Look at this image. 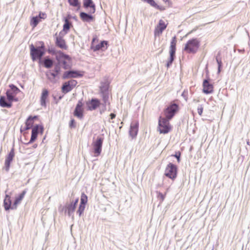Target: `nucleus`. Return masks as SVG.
<instances>
[{"label": "nucleus", "mask_w": 250, "mask_h": 250, "mask_svg": "<svg viewBox=\"0 0 250 250\" xmlns=\"http://www.w3.org/2000/svg\"><path fill=\"white\" fill-rule=\"evenodd\" d=\"M104 139L101 137H98L95 141L92 143L95 156H98L101 154Z\"/></svg>", "instance_id": "nucleus-7"}, {"label": "nucleus", "mask_w": 250, "mask_h": 250, "mask_svg": "<svg viewBox=\"0 0 250 250\" xmlns=\"http://www.w3.org/2000/svg\"><path fill=\"white\" fill-rule=\"evenodd\" d=\"M82 76L77 71L70 70L64 72L62 75V79H66L70 78H77Z\"/></svg>", "instance_id": "nucleus-16"}, {"label": "nucleus", "mask_w": 250, "mask_h": 250, "mask_svg": "<svg viewBox=\"0 0 250 250\" xmlns=\"http://www.w3.org/2000/svg\"><path fill=\"white\" fill-rule=\"evenodd\" d=\"M198 113L199 115L201 116L203 111V106L202 105H200L197 108Z\"/></svg>", "instance_id": "nucleus-40"}, {"label": "nucleus", "mask_w": 250, "mask_h": 250, "mask_svg": "<svg viewBox=\"0 0 250 250\" xmlns=\"http://www.w3.org/2000/svg\"><path fill=\"white\" fill-rule=\"evenodd\" d=\"M43 64L45 67L50 68L53 64V61L49 58H45L43 61Z\"/></svg>", "instance_id": "nucleus-31"}, {"label": "nucleus", "mask_w": 250, "mask_h": 250, "mask_svg": "<svg viewBox=\"0 0 250 250\" xmlns=\"http://www.w3.org/2000/svg\"><path fill=\"white\" fill-rule=\"evenodd\" d=\"M30 55L33 61L41 59L44 54V43L42 42L41 47L36 48L33 44L30 45Z\"/></svg>", "instance_id": "nucleus-1"}, {"label": "nucleus", "mask_w": 250, "mask_h": 250, "mask_svg": "<svg viewBox=\"0 0 250 250\" xmlns=\"http://www.w3.org/2000/svg\"><path fill=\"white\" fill-rule=\"evenodd\" d=\"M178 110V105L175 103L171 104L164 110L165 118L167 120H171Z\"/></svg>", "instance_id": "nucleus-5"}, {"label": "nucleus", "mask_w": 250, "mask_h": 250, "mask_svg": "<svg viewBox=\"0 0 250 250\" xmlns=\"http://www.w3.org/2000/svg\"><path fill=\"white\" fill-rule=\"evenodd\" d=\"M139 128L138 122H132L130 126V130L129 131V135L132 138H134L137 135Z\"/></svg>", "instance_id": "nucleus-12"}, {"label": "nucleus", "mask_w": 250, "mask_h": 250, "mask_svg": "<svg viewBox=\"0 0 250 250\" xmlns=\"http://www.w3.org/2000/svg\"><path fill=\"white\" fill-rule=\"evenodd\" d=\"M80 17L81 19L85 22H89L93 19V17L91 15L83 12L80 13Z\"/></svg>", "instance_id": "nucleus-24"}, {"label": "nucleus", "mask_w": 250, "mask_h": 250, "mask_svg": "<svg viewBox=\"0 0 250 250\" xmlns=\"http://www.w3.org/2000/svg\"><path fill=\"white\" fill-rule=\"evenodd\" d=\"M36 118L37 116H34V117H32L31 116H30L27 119L25 122V130H28L32 127L34 123L33 120L34 119H36Z\"/></svg>", "instance_id": "nucleus-27"}, {"label": "nucleus", "mask_w": 250, "mask_h": 250, "mask_svg": "<svg viewBox=\"0 0 250 250\" xmlns=\"http://www.w3.org/2000/svg\"><path fill=\"white\" fill-rule=\"evenodd\" d=\"M203 91L204 93L208 94L211 93L213 92V85L209 83L208 80H205L203 83Z\"/></svg>", "instance_id": "nucleus-18"}, {"label": "nucleus", "mask_w": 250, "mask_h": 250, "mask_svg": "<svg viewBox=\"0 0 250 250\" xmlns=\"http://www.w3.org/2000/svg\"><path fill=\"white\" fill-rule=\"evenodd\" d=\"M40 21V20L38 16L33 17L31 20L30 25L33 27H35L38 25Z\"/></svg>", "instance_id": "nucleus-32"}, {"label": "nucleus", "mask_w": 250, "mask_h": 250, "mask_svg": "<svg viewBox=\"0 0 250 250\" xmlns=\"http://www.w3.org/2000/svg\"><path fill=\"white\" fill-rule=\"evenodd\" d=\"M54 72L58 75L61 71V67L59 65H56L54 69Z\"/></svg>", "instance_id": "nucleus-39"}, {"label": "nucleus", "mask_w": 250, "mask_h": 250, "mask_svg": "<svg viewBox=\"0 0 250 250\" xmlns=\"http://www.w3.org/2000/svg\"><path fill=\"white\" fill-rule=\"evenodd\" d=\"M108 86L109 84L107 82H102L101 83V85L100 86V91L102 94V96L103 98V100L106 104L108 102V98H109V94H108Z\"/></svg>", "instance_id": "nucleus-8"}, {"label": "nucleus", "mask_w": 250, "mask_h": 250, "mask_svg": "<svg viewBox=\"0 0 250 250\" xmlns=\"http://www.w3.org/2000/svg\"><path fill=\"white\" fill-rule=\"evenodd\" d=\"M78 201H79V199L77 198L75 199V200L74 202H72V203H71V204L72 205H74V206L76 207V205L78 202Z\"/></svg>", "instance_id": "nucleus-46"}, {"label": "nucleus", "mask_w": 250, "mask_h": 250, "mask_svg": "<svg viewBox=\"0 0 250 250\" xmlns=\"http://www.w3.org/2000/svg\"><path fill=\"white\" fill-rule=\"evenodd\" d=\"M66 210L65 211L67 212V214L69 216H73V212H74L76 206L74 205H72L71 203L65 206Z\"/></svg>", "instance_id": "nucleus-28"}, {"label": "nucleus", "mask_w": 250, "mask_h": 250, "mask_svg": "<svg viewBox=\"0 0 250 250\" xmlns=\"http://www.w3.org/2000/svg\"><path fill=\"white\" fill-rule=\"evenodd\" d=\"M71 23L69 21V20L67 18H65L64 20V24L63 26V30L64 31L67 32L70 29V25Z\"/></svg>", "instance_id": "nucleus-33"}, {"label": "nucleus", "mask_w": 250, "mask_h": 250, "mask_svg": "<svg viewBox=\"0 0 250 250\" xmlns=\"http://www.w3.org/2000/svg\"><path fill=\"white\" fill-rule=\"evenodd\" d=\"M110 117L111 119H113L115 118L116 115L114 113H111L110 114Z\"/></svg>", "instance_id": "nucleus-48"}, {"label": "nucleus", "mask_w": 250, "mask_h": 250, "mask_svg": "<svg viewBox=\"0 0 250 250\" xmlns=\"http://www.w3.org/2000/svg\"><path fill=\"white\" fill-rule=\"evenodd\" d=\"M56 45L62 49H66L67 47L65 44V41L61 37H57L56 38Z\"/></svg>", "instance_id": "nucleus-26"}, {"label": "nucleus", "mask_w": 250, "mask_h": 250, "mask_svg": "<svg viewBox=\"0 0 250 250\" xmlns=\"http://www.w3.org/2000/svg\"><path fill=\"white\" fill-rule=\"evenodd\" d=\"M45 14H43V13H42L41 14V13H40L39 16H38L39 18V19L40 20V19H44V16Z\"/></svg>", "instance_id": "nucleus-47"}, {"label": "nucleus", "mask_w": 250, "mask_h": 250, "mask_svg": "<svg viewBox=\"0 0 250 250\" xmlns=\"http://www.w3.org/2000/svg\"><path fill=\"white\" fill-rule=\"evenodd\" d=\"M87 202V197L84 193H82L81 198L80 205L85 206V204Z\"/></svg>", "instance_id": "nucleus-35"}, {"label": "nucleus", "mask_w": 250, "mask_h": 250, "mask_svg": "<svg viewBox=\"0 0 250 250\" xmlns=\"http://www.w3.org/2000/svg\"><path fill=\"white\" fill-rule=\"evenodd\" d=\"M12 104L11 102L5 98L4 96L0 97V106L2 107L10 108L12 106Z\"/></svg>", "instance_id": "nucleus-23"}, {"label": "nucleus", "mask_w": 250, "mask_h": 250, "mask_svg": "<svg viewBox=\"0 0 250 250\" xmlns=\"http://www.w3.org/2000/svg\"><path fill=\"white\" fill-rule=\"evenodd\" d=\"M56 58L57 60L59 61H61V59H64V60H70V57L69 55L64 54L61 51H59L58 52V54L56 56Z\"/></svg>", "instance_id": "nucleus-30"}, {"label": "nucleus", "mask_w": 250, "mask_h": 250, "mask_svg": "<svg viewBox=\"0 0 250 250\" xmlns=\"http://www.w3.org/2000/svg\"><path fill=\"white\" fill-rule=\"evenodd\" d=\"M221 67L218 66V73H219L221 72Z\"/></svg>", "instance_id": "nucleus-50"}, {"label": "nucleus", "mask_w": 250, "mask_h": 250, "mask_svg": "<svg viewBox=\"0 0 250 250\" xmlns=\"http://www.w3.org/2000/svg\"><path fill=\"white\" fill-rule=\"evenodd\" d=\"M37 146V144H35L33 146V147H34V148H36Z\"/></svg>", "instance_id": "nucleus-51"}, {"label": "nucleus", "mask_w": 250, "mask_h": 250, "mask_svg": "<svg viewBox=\"0 0 250 250\" xmlns=\"http://www.w3.org/2000/svg\"><path fill=\"white\" fill-rule=\"evenodd\" d=\"M100 101L97 99H92V100L86 103L88 109L90 110H93L96 109L100 105Z\"/></svg>", "instance_id": "nucleus-19"}, {"label": "nucleus", "mask_w": 250, "mask_h": 250, "mask_svg": "<svg viewBox=\"0 0 250 250\" xmlns=\"http://www.w3.org/2000/svg\"><path fill=\"white\" fill-rule=\"evenodd\" d=\"M167 24H166L165 21L160 20L159 21L158 24L157 25L154 31L155 35H159L162 34L163 31L166 28Z\"/></svg>", "instance_id": "nucleus-14"}, {"label": "nucleus", "mask_w": 250, "mask_h": 250, "mask_svg": "<svg viewBox=\"0 0 250 250\" xmlns=\"http://www.w3.org/2000/svg\"><path fill=\"white\" fill-rule=\"evenodd\" d=\"M8 100L11 102V104H12V102H13V101H15V102L18 101V98H16V96L12 97L11 98V100H10V99H8Z\"/></svg>", "instance_id": "nucleus-44"}, {"label": "nucleus", "mask_w": 250, "mask_h": 250, "mask_svg": "<svg viewBox=\"0 0 250 250\" xmlns=\"http://www.w3.org/2000/svg\"><path fill=\"white\" fill-rule=\"evenodd\" d=\"M180 156H181V153L180 152H178V153H176L174 155V156L176 158L177 160V161L178 162H180Z\"/></svg>", "instance_id": "nucleus-43"}, {"label": "nucleus", "mask_w": 250, "mask_h": 250, "mask_svg": "<svg viewBox=\"0 0 250 250\" xmlns=\"http://www.w3.org/2000/svg\"><path fill=\"white\" fill-rule=\"evenodd\" d=\"M163 1L165 2H167V1H168V0H163Z\"/></svg>", "instance_id": "nucleus-52"}, {"label": "nucleus", "mask_w": 250, "mask_h": 250, "mask_svg": "<svg viewBox=\"0 0 250 250\" xmlns=\"http://www.w3.org/2000/svg\"><path fill=\"white\" fill-rule=\"evenodd\" d=\"M83 6L85 8H90L89 13L93 14L95 12L96 6L92 0H83Z\"/></svg>", "instance_id": "nucleus-15"}, {"label": "nucleus", "mask_w": 250, "mask_h": 250, "mask_svg": "<svg viewBox=\"0 0 250 250\" xmlns=\"http://www.w3.org/2000/svg\"><path fill=\"white\" fill-rule=\"evenodd\" d=\"M220 53L219 52L216 57V61L218 64V66L221 67L222 65L221 58L220 57Z\"/></svg>", "instance_id": "nucleus-37"}, {"label": "nucleus", "mask_w": 250, "mask_h": 250, "mask_svg": "<svg viewBox=\"0 0 250 250\" xmlns=\"http://www.w3.org/2000/svg\"><path fill=\"white\" fill-rule=\"evenodd\" d=\"M85 206L83 205H79V208L77 211V213L79 214V216H81L82 214L83 213L85 208Z\"/></svg>", "instance_id": "nucleus-36"}, {"label": "nucleus", "mask_w": 250, "mask_h": 250, "mask_svg": "<svg viewBox=\"0 0 250 250\" xmlns=\"http://www.w3.org/2000/svg\"><path fill=\"white\" fill-rule=\"evenodd\" d=\"M9 89H7L6 95L7 99L11 100V98L16 96L17 94L20 92V90L16 86L13 84L9 85Z\"/></svg>", "instance_id": "nucleus-10"}, {"label": "nucleus", "mask_w": 250, "mask_h": 250, "mask_svg": "<svg viewBox=\"0 0 250 250\" xmlns=\"http://www.w3.org/2000/svg\"><path fill=\"white\" fill-rule=\"evenodd\" d=\"M67 82L70 85L71 87H72V88H73L77 84V82L74 80H71Z\"/></svg>", "instance_id": "nucleus-38"}, {"label": "nucleus", "mask_w": 250, "mask_h": 250, "mask_svg": "<svg viewBox=\"0 0 250 250\" xmlns=\"http://www.w3.org/2000/svg\"><path fill=\"white\" fill-rule=\"evenodd\" d=\"M60 61H61L62 63L64 65L66 63V61L64 59H61Z\"/></svg>", "instance_id": "nucleus-49"}, {"label": "nucleus", "mask_w": 250, "mask_h": 250, "mask_svg": "<svg viewBox=\"0 0 250 250\" xmlns=\"http://www.w3.org/2000/svg\"><path fill=\"white\" fill-rule=\"evenodd\" d=\"M45 75L50 83H55L57 82V80L56 79V77L57 76V74L52 72L51 70H48L46 72Z\"/></svg>", "instance_id": "nucleus-22"}, {"label": "nucleus", "mask_w": 250, "mask_h": 250, "mask_svg": "<svg viewBox=\"0 0 250 250\" xmlns=\"http://www.w3.org/2000/svg\"><path fill=\"white\" fill-rule=\"evenodd\" d=\"M49 95V92L47 89H43L42 91L40 103L42 106H46V100H47Z\"/></svg>", "instance_id": "nucleus-21"}, {"label": "nucleus", "mask_w": 250, "mask_h": 250, "mask_svg": "<svg viewBox=\"0 0 250 250\" xmlns=\"http://www.w3.org/2000/svg\"><path fill=\"white\" fill-rule=\"evenodd\" d=\"M14 156V148H12L6 157L4 167L3 168V169H5L6 172H8L9 170L10 164L12 161Z\"/></svg>", "instance_id": "nucleus-9"}, {"label": "nucleus", "mask_w": 250, "mask_h": 250, "mask_svg": "<svg viewBox=\"0 0 250 250\" xmlns=\"http://www.w3.org/2000/svg\"><path fill=\"white\" fill-rule=\"evenodd\" d=\"M83 105V103L79 101L76 105L74 112V116L80 119H82L83 117V110L82 108Z\"/></svg>", "instance_id": "nucleus-13"}, {"label": "nucleus", "mask_w": 250, "mask_h": 250, "mask_svg": "<svg viewBox=\"0 0 250 250\" xmlns=\"http://www.w3.org/2000/svg\"><path fill=\"white\" fill-rule=\"evenodd\" d=\"M211 250H213V249H212Z\"/></svg>", "instance_id": "nucleus-53"}, {"label": "nucleus", "mask_w": 250, "mask_h": 250, "mask_svg": "<svg viewBox=\"0 0 250 250\" xmlns=\"http://www.w3.org/2000/svg\"><path fill=\"white\" fill-rule=\"evenodd\" d=\"M107 45L108 42L105 41H103L101 42L99 44H98L96 45L91 46V49L94 52L100 50L101 49L104 51L107 49Z\"/></svg>", "instance_id": "nucleus-17"}, {"label": "nucleus", "mask_w": 250, "mask_h": 250, "mask_svg": "<svg viewBox=\"0 0 250 250\" xmlns=\"http://www.w3.org/2000/svg\"><path fill=\"white\" fill-rule=\"evenodd\" d=\"M199 47V42L197 39L189 40L186 43L184 50L188 53H195Z\"/></svg>", "instance_id": "nucleus-2"}, {"label": "nucleus", "mask_w": 250, "mask_h": 250, "mask_svg": "<svg viewBox=\"0 0 250 250\" xmlns=\"http://www.w3.org/2000/svg\"><path fill=\"white\" fill-rule=\"evenodd\" d=\"M158 197L160 198L163 201L165 199V195H163L162 193L159 192L158 194Z\"/></svg>", "instance_id": "nucleus-45"}, {"label": "nucleus", "mask_w": 250, "mask_h": 250, "mask_svg": "<svg viewBox=\"0 0 250 250\" xmlns=\"http://www.w3.org/2000/svg\"><path fill=\"white\" fill-rule=\"evenodd\" d=\"M39 129H41L42 132L43 131V127L42 126H40L39 125H37L33 128L31 133V138L29 142L28 143V144L32 143L36 140V139L37 138Z\"/></svg>", "instance_id": "nucleus-11"}, {"label": "nucleus", "mask_w": 250, "mask_h": 250, "mask_svg": "<svg viewBox=\"0 0 250 250\" xmlns=\"http://www.w3.org/2000/svg\"><path fill=\"white\" fill-rule=\"evenodd\" d=\"M4 208L6 210H9L10 208L11 209V200L10 199V196L8 195H6L5 198L3 202Z\"/></svg>", "instance_id": "nucleus-25"}, {"label": "nucleus", "mask_w": 250, "mask_h": 250, "mask_svg": "<svg viewBox=\"0 0 250 250\" xmlns=\"http://www.w3.org/2000/svg\"><path fill=\"white\" fill-rule=\"evenodd\" d=\"M72 89V87H71L67 82H65L62 87V92L65 94L71 91Z\"/></svg>", "instance_id": "nucleus-29"}, {"label": "nucleus", "mask_w": 250, "mask_h": 250, "mask_svg": "<svg viewBox=\"0 0 250 250\" xmlns=\"http://www.w3.org/2000/svg\"><path fill=\"white\" fill-rule=\"evenodd\" d=\"M159 131L160 133H167L171 129L169 120L160 117L158 122Z\"/></svg>", "instance_id": "nucleus-3"}, {"label": "nucleus", "mask_w": 250, "mask_h": 250, "mask_svg": "<svg viewBox=\"0 0 250 250\" xmlns=\"http://www.w3.org/2000/svg\"><path fill=\"white\" fill-rule=\"evenodd\" d=\"M26 193V191L25 190H24L18 197H16L15 201L11 207L12 209H15L17 208V205L23 199Z\"/></svg>", "instance_id": "nucleus-20"}, {"label": "nucleus", "mask_w": 250, "mask_h": 250, "mask_svg": "<svg viewBox=\"0 0 250 250\" xmlns=\"http://www.w3.org/2000/svg\"><path fill=\"white\" fill-rule=\"evenodd\" d=\"M69 4L71 6L78 7V9H80L81 7V4L79 1V0H68Z\"/></svg>", "instance_id": "nucleus-34"}, {"label": "nucleus", "mask_w": 250, "mask_h": 250, "mask_svg": "<svg viewBox=\"0 0 250 250\" xmlns=\"http://www.w3.org/2000/svg\"><path fill=\"white\" fill-rule=\"evenodd\" d=\"M69 127L70 128H75L76 124L74 119H71L69 123Z\"/></svg>", "instance_id": "nucleus-41"}, {"label": "nucleus", "mask_w": 250, "mask_h": 250, "mask_svg": "<svg viewBox=\"0 0 250 250\" xmlns=\"http://www.w3.org/2000/svg\"><path fill=\"white\" fill-rule=\"evenodd\" d=\"M98 39L97 36L96 35L94 36L93 38L92 39V41L91 46L95 45H94V42H98Z\"/></svg>", "instance_id": "nucleus-42"}, {"label": "nucleus", "mask_w": 250, "mask_h": 250, "mask_svg": "<svg viewBox=\"0 0 250 250\" xmlns=\"http://www.w3.org/2000/svg\"><path fill=\"white\" fill-rule=\"evenodd\" d=\"M177 167L176 165L169 163L165 170V175L169 178L174 180L177 177Z\"/></svg>", "instance_id": "nucleus-6"}, {"label": "nucleus", "mask_w": 250, "mask_h": 250, "mask_svg": "<svg viewBox=\"0 0 250 250\" xmlns=\"http://www.w3.org/2000/svg\"><path fill=\"white\" fill-rule=\"evenodd\" d=\"M176 42H177L176 38L175 36H174L172 38V40L170 42V50H169L170 56H169V59L167 62V64H166L167 68L169 67L171 65V64L175 59Z\"/></svg>", "instance_id": "nucleus-4"}]
</instances>
